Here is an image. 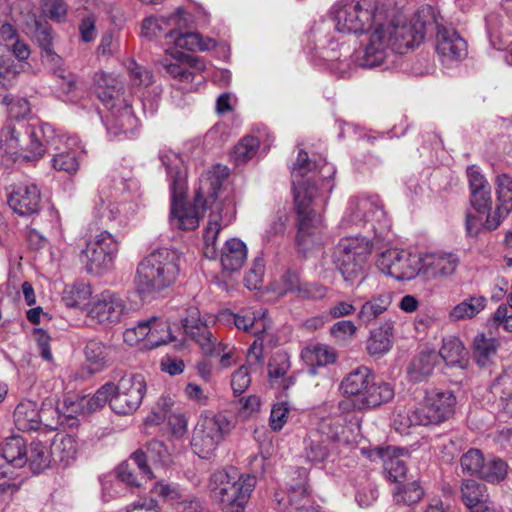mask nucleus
Listing matches in <instances>:
<instances>
[{"label":"nucleus","instance_id":"nucleus-44","mask_svg":"<svg viewBox=\"0 0 512 512\" xmlns=\"http://www.w3.org/2000/svg\"><path fill=\"white\" fill-rule=\"evenodd\" d=\"M92 295V288L86 283L66 286L62 293V301L69 308H84Z\"/></svg>","mask_w":512,"mask_h":512},{"label":"nucleus","instance_id":"nucleus-43","mask_svg":"<svg viewBox=\"0 0 512 512\" xmlns=\"http://www.w3.org/2000/svg\"><path fill=\"white\" fill-rule=\"evenodd\" d=\"M35 38L43 51V57L51 64H58L62 61L53 50V29L48 23L36 22Z\"/></svg>","mask_w":512,"mask_h":512},{"label":"nucleus","instance_id":"nucleus-17","mask_svg":"<svg viewBox=\"0 0 512 512\" xmlns=\"http://www.w3.org/2000/svg\"><path fill=\"white\" fill-rule=\"evenodd\" d=\"M377 266L382 273L398 281H408L420 275L421 255L389 249L380 255Z\"/></svg>","mask_w":512,"mask_h":512},{"label":"nucleus","instance_id":"nucleus-36","mask_svg":"<svg viewBox=\"0 0 512 512\" xmlns=\"http://www.w3.org/2000/svg\"><path fill=\"white\" fill-rule=\"evenodd\" d=\"M437 354L449 366L465 368L467 364V351L457 337L449 336L444 338L442 347Z\"/></svg>","mask_w":512,"mask_h":512},{"label":"nucleus","instance_id":"nucleus-18","mask_svg":"<svg viewBox=\"0 0 512 512\" xmlns=\"http://www.w3.org/2000/svg\"><path fill=\"white\" fill-rule=\"evenodd\" d=\"M312 35L314 38L312 49L315 50V57L327 62L328 68L341 77H346L350 72L349 47L340 45L331 36L318 31H312Z\"/></svg>","mask_w":512,"mask_h":512},{"label":"nucleus","instance_id":"nucleus-39","mask_svg":"<svg viewBox=\"0 0 512 512\" xmlns=\"http://www.w3.org/2000/svg\"><path fill=\"white\" fill-rule=\"evenodd\" d=\"M487 299L482 295H472L453 307L449 318L453 321L471 319L486 307Z\"/></svg>","mask_w":512,"mask_h":512},{"label":"nucleus","instance_id":"nucleus-1","mask_svg":"<svg viewBox=\"0 0 512 512\" xmlns=\"http://www.w3.org/2000/svg\"><path fill=\"white\" fill-rule=\"evenodd\" d=\"M331 14L338 32L365 34L353 54L355 63L363 68L378 67L394 53L418 46L426 32L419 17L410 22L390 18L378 0H340Z\"/></svg>","mask_w":512,"mask_h":512},{"label":"nucleus","instance_id":"nucleus-24","mask_svg":"<svg viewBox=\"0 0 512 512\" xmlns=\"http://www.w3.org/2000/svg\"><path fill=\"white\" fill-rule=\"evenodd\" d=\"M459 259L452 253H430L421 256V272L427 280L444 278L455 273Z\"/></svg>","mask_w":512,"mask_h":512},{"label":"nucleus","instance_id":"nucleus-11","mask_svg":"<svg viewBox=\"0 0 512 512\" xmlns=\"http://www.w3.org/2000/svg\"><path fill=\"white\" fill-rule=\"evenodd\" d=\"M232 427V422L226 415L203 412L193 432L191 445L194 452L201 458H209Z\"/></svg>","mask_w":512,"mask_h":512},{"label":"nucleus","instance_id":"nucleus-59","mask_svg":"<svg viewBox=\"0 0 512 512\" xmlns=\"http://www.w3.org/2000/svg\"><path fill=\"white\" fill-rule=\"evenodd\" d=\"M290 369V359L286 353H275L268 364V376L271 381L282 379Z\"/></svg>","mask_w":512,"mask_h":512},{"label":"nucleus","instance_id":"nucleus-37","mask_svg":"<svg viewBox=\"0 0 512 512\" xmlns=\"http://www.w3.org/2000/svg\"><path fill=\"white\" fill-rule=\"evenodd\" d=\"M55 149L56 153L53 154L52 160H58V158L81 160L84 157H88V151L82 141L76 136H59Z\"/></svg>","mask_w":512,"mask_h":512},{"label":"nucleus","instance_id":"nucleus-30","mask_svg":"<svg viewBox=\"0 0 512 512\" xmlns=\"http://www.w3.org/2000/svg\"><path fill=\"white\" fill-rule=\"evenodd\" d=\"M372 376L368 367L359 366L342 379L339 389L345 397L361 398Z\"/></svg>","mask_w":512,"mask_h":512},{"label":"nucleus","instance_id":"nucleus-7","mask_svg":"<svg viewBox=\"0 0 512 512\" xmlns=\"http://www.w3.org/2000/svg\"><path fill=\"white\" fill-rule=\"evenodd\" d=\"M255 485V476L234 467L217 470L210 477L212 497L225 512H243Z\"/></svg>","mask_w":512,"mask_h":512},{"label":"nucleus","instance_id":"nucleus-57","mask_svg":"<svg viewBox=\"0 0 512 512\" xmlns=\"http://www.w3.org/2000/svg\"><path fill=\"white\" fill-rule=\"evenodd\" d=\"M485 465L483 454L478 449H470L461 457L463 472L480 477Z\"/></svg>","mask_w":512,"mask_h":512},{"label":"nucleus","instance_id":"nucleus-61","mask_svg":"<svg viewBox=\"0 0 512 512\" xmlns=\"http://www.w3.org/2000/svg\"><path fill=\"white\" fill-rule=\"evenodd\" d=\"M149 329V319L138 322L136 326L127 328L124 331V342L130 346L137 345L140 341H144V344H146L148 341Z\"/></svg>","mask_w":512,"mask_h":512},{"label":"nucleus","instance_id":"nucleus-58","mask_svg":"<svg viewBox=\"0 0 512 512\" xmlns=\"http://www.w3.org/2000/svg\"><path fill=\"white\" fill-rule=\"evenodd\" d=\"M507 464L501 459H492L485 462L480 477L490 483H499L507 475Z\"/></svg>","mask_w":512,"mask_h":512},{"label":"nucleus","instance_id":"nucleus-16","mask_svg":"<svg viewBox=\"0 0 512 512\" xmlns=\"http://www.w3.org/2000/svg\"><path fill=\"white\" fill-rule=\"evenodd\" d=\"M111 398V409L119 415L135 412L142 403L146 382L141 374H126L115 385Z\"/></svg>","mask_w":512,"mask_h":512},{"label":"nucleus","instance_id":"nucleus-40","mask_svg":"<svg viewBox=\"0 0 512 512\" xmlns=\"http://www.w3.org/2000/svg\"><path fill=\"white\" fill-rule=\"evenodd\" d=\"M392 303V296L389 293L380 294L366 301L358 312V319L365 325L370 324L378 316L384 313Z\"/></svg>","mask_w":512,"mask_h":512},{"label":"nucleus","instance_id":"nucleus-4","mask_svg":"<svg viewBox=\"0 0 512 512\" xmlns=\"http://www.w3.org/2000/svg\"><path fill=\"white\" fill-rule=\"evenodd\" d=\"M93 82L95 93L108 110L103 118L108 134L119 139L131 138L138 128V119L122 92L121 82L102 71L94 74Z\"/></svg>","mask_w":512,"mask_h":512},{"label":"nucleus","instance_id":"nucleus-6","mask_svg":"<svg viewBox=\"0 0 512 512\" xmlns=\"http://www.w3.org/2000/svg\"><path fill=\"white\" fill-rule=\"evenodd\" d=\"M456 396L450 390L431 389L425 392L417 407H397L392 424L400 434H408L412 426H438L455 413Z\"/></svg>","mask_w":512,"mask_h":512},{"label":"nucleus","instance_id":"nucleus-31","mask_svg":"<svg viewBox=\"0 0 512 512\" xmlns=\"http://www.w3.org/2000/svg\"><path fill=\"white\" fill-rule=\"evenodd\" d=\"M393 324L392 322H384L379 327L371 331L366 342V350L368 354L374 358H381L387 354L392 346Z\"/></svg>","mask_w":512,"mask_h":512},{"label":"nucleus","instance_id":"nucleus-34","mask_svg":"<svg viewBox=\"0 0 512 512\" xmlns=\"http://www.w3.org/2000/svg\"><path fill=\"white\" fill-rule=\"evenodd\" d=\"M438 362V354L431 351H422L417 354L408 366V377L412 382L419 383L426 380L433 372Z\"/></svg>","mask_w":512,"mask_h":512},{"label":"nucleus","instance_id":"nucleus-8","mask_svg":"<svg viewBox=\"0 0 512 512\" xmlns=\"http://www.w3.org/2000/svg\"><path fill=\"white\" fill-rule=\"evenodd\" d=\"M373 243L369 235L346 236L339 240L334 248L333 261L345 282L358 285L366 275L369 256Z\"/></svg>","mask_w":512,"mask_h":512},{"label":"nucleus","instance_id":"nucleus-64","mask_svg":"<svg viewBox=\"0 0 512 512\" xmlns=\"http://www.w3.org/2000/svg\"><path fill=\"white\" fill-rule=\"evenodd\" d=\"M127 70L130 80L135 86H149L153 82L152 73L133 60L128 63Z\"/></svg>","mask_w":512,"mask_h":512},{"label":"nucleus","instance_id":"nucleus-33","mask_svg":"<svg viewBox=\"0 0 512 512\" xmlns=\"http://www.w3.org/2000/svg\"><path fill=\"white\" fill-rule=\"evenodd\" d=\"M500 343L495 337L477 334L473 339L472 356L480 367H488L496 358Z\"/></svg>","mask_w":512,"mask_h":512},{"label":"nucleus","instance_id":"nucleus-48","mask_svg":"<svg viewBox=\"0 0 512 512\" xmlns=\"http://www.w3.org/2000/svg\"><path fill=\"white\" fill-rule=\"evenodd\" d=\"M424 489L416 481L397 485L393 491L394 501L398 504L413 505L418 503L424 496Z\"/></svg>","mask_w":512,"mask_h":512},{"label":"nucleus","instance_id":"nucleus-45","mask_svg":"<svg viewBox=\"0 0 512 512\" xmlns=\"http://www.w3.org/2000/svg\"><path fill=\"white\" fill-rule=\"evenodd\" d=\"M461 497L464 505L470 510L489 500L487 487L475 480H464L461 485Z\"/></svg>","mask_w":512,"mask_h":512},{"label":"nucleus","instance_id":"nucleus-32","mask_svg":"<svg viewBox=\"0 0 512 512\" xmlns=\"http://www.w3.org/2000/svg\"><path fill=\"white\" fill-rule=\"evenodd\" d=\"M247 246L238 238L227 240L221 250V265L224 270L235 272L242 268L247 260Z\"/></svg>","mask_w":512,"mask_h":512},{"label":"nucleus","instance_id":"nucleus-27","mask_svg":"<svg viewBox=\"0 0 512 512\" xmlns=\"http://www.w3.org/2000/svg\"><path fill=\"white\" fill-rule=\"evenodd\" d=\"M225 316L227 321H233L238 329L253 334L257 340H262V335L270 327L265 311L262 310L243 309L239 313H227Z\"/></svg>","mask_w":512,"mask_h":512},{"label":"nucleus","instance_id":"nucleus-21","mask_svg":"<svg viewBox=\"0 0 512 512\" xmlns=\"http://www.w3.org/2000/svg\"><path fill=\"white\" fill-rule=\"evenodd\" d=\"M131 460L143 477L153 479L155 476L150 463L154 466L166 465L170 460V454L161 441L152 440L144 448L135 451L131 455Z\"/></svg>","mask_w":512,"mask_h":512},{"label":"nucleus","instance_id":"nucleus-19","mask_svg":"<svg viewBox=\"0 0 512 512\" xmlns=\"http://www.w3.org/2000/svg\"><path fill=\"white\" fill-rule=\"evenodd\" d=\"M124 310V300L117 293L105 290L93 298L88 316L99 324H114L121 320Z\"/></svg>","mask_w":512,"mask_h":512},{"label":"nucleus","instance_id":"nucleus-10","mask_svg":"<svg viewBox=\"0 0 512 512\" xmlns=\"http://www.w3.org/2000/svg\"><path fill=\"white\" fill-rule=\"evenodd\" d=\"M46 128L49 126H27L21 133L13 125H5L0 132V148L13 160L40 159L46 152V146L41 140Z\"/></svg>","mask_w":512,"mask_h":512},{"label":"nucleus","instance_id":"nucleus-51","mask_svg":"<svg viewBox=\"0 0 512 512\" xmlns=\"http://www.w3.org/2000/svg\"><path fill=\"white\" fill-rule=\"evenodd\" d=\"M69 6L65 0H42L41 11L45 18L55 23H65Z\"/></svg>","mask_w":512,"mask_h":512},{"label":"nucleus","instance_id":"nucleus-50","mask_svg":"<svg viewBox=\"0 0 512 512\" xmlns=\"http://www.w3.org/2000/svg\"><path fill=\"white\" fill-rule=\"evenodd\" d=\"M390 448L379 450V456L383 460L384 469L390 480L400 482L405 478L407 468L403 460L398 457H390Z\"/></svg>","mask_w":512,"mask_h":512},{"label":"nucleus","instance_id":"nucleus-9","mask_svg":"<svg viewBox=\"0 0 512 512\" xmlns=\"http://www.w3.org/2000/svg\"><path fill=\"white\" fill-rule=\"evenodd\" d=\"M344 230H364L375 235L388 229L389 221L377 195L352 197L340 221Z\"/></svg>","mask_w":512,"mask_h":512},{"label":"nucleus","instance_id":"nucleus-26","mask_svg":"<svg viewBox=\"0 0 512 512\" xmlns=\"http://www.w3.org/2000/svg\"><path fill=\"white\" fill-rule=\"evenodd\" d=\"M189 18L186 27L169 30V42L173 43L176 47L186 49L188 51H207L212 50L216 47L217 43L212 38H203L199 33L192 32V18L189 13L186 12Z\"/></svg>","mask_w":512,"mask_h":512},{"label":"nucleus","instance_id":"nucleus-15","mask_svg":"<svg viewBox=\"0 0 512 512\" xmlns=\"http://www.w3.org/2000/svg\"><path fill=\"white\" fill-rule=\"evenodd\" d=\"M60 412L52 405H44L39 411L37 403L31 400L21 401L14 410V422L23 432L38 431L42 428L53 431L60 425Z\"/></svg>","mask_w":512,"mask_h":512},{"label":"nucleus","instance_id":"nucleus-29","mask_svg":"<svg viewBox=\"0 0 512 512\" xmlns=\"http://www.w3.org/2000/svg\"><path fill=\"white\" fill-rule=\"evenodd\" d=\"M395 396L394 388L387 382H376L372 376L363 397L360 399V404L365 410L376 409L383 404L390 402Z\"/></svg>","mask_w":512,"mask_h":512},{"label":"nucleus","instance_id":"nucleus-38","mask_svg":"<svg viewBox=\"0 0 512 512\" xmlns=\"http://www.w3.org/2000/svg\"><path fill=\"white\" fill-rule=\"evenodd\" d=\"M1 457L13 467H23L28 462L23 438L13 436L6 439L1 446Z\"/></svg>","mask_w":512,"mask_h":512},{"label":"nucleus","instance_id":"nucleus-25","mask_svg":"<svg viewBox=\"0 0 512 512\" xmlns=\"http://www.w3.org/2000/svg\"><path fill=\"white\" fill-rule=\"evenodd\" d=\"M41 195L36 185H21L8 195L9 207L20 216H31L40 210Z\"/></svg>","mask_w":512,"mask_h":512},{"label":"nucleus","instance_id":"nucleus-3","mask_svg":"<svg viewBox=\"0 0 512 512\" xmlns=\"http://www.w3.org/2000/svg\"><path fill=\"white\" fill-rule=\"evenodd\" d=\"M294 162L291 167V179L294 191V204L297 212L296 244L306 251L322 240L324 225L322 217L314 208L318 194L316 181H321V188L331 192V177L334 167L328 162Z\"/></svg>","mask_w":512,"mask_h":512},{"label":"nucleus","instance_id":"nucleus-42","mask_svg":"<svg viewBox=\"0 0 512 512\" xmlns=\"http://www.w3.org/2000/svg\"><path fill=\"white\" fill-rule=\"evenodd\" d=\"M152 492L161 498L163 500L170 502L171 504H178L183 506L184 512H193L196 511L200 504L198 501L191 500H181L182 496L179 493L178 487L174 484H166L164 482H157Z\"/></svg>","mask_w":512,"mask_h":512},{"label":"nucleus","instance_id":"nucleus-22","mask_svg":"<svg viewBox=\"0 0 512 512\" xmlns=\"http://www.w3.org/2000/svg\"><path fill=\"white\" fill-rule=\"evenodd\" d=\"M115 389V384L108 382L101 386L93 396H83L76 401L65 400L64 404L68 412L66 417L72 418L76 414L95 412L104 407L107 402L111 406V398Z\"/></svg>","mask_w":512,"mask_h":512},{"label":"nucleus","instance_id":"nucleus-60","mask_svg":"<svg viewBox=\"0 0 512 512\" xmlns=\"http://www.w3.org/2000/svg\"><path fill=\"white\" fill-rule=\"evenodd\" d=\"M301 281L297 273L292 271L284 272L278 281L274 282L273 291L279 295L287 293H298Z\"/></svg>","mask_w":512,"mask_h":512},{"label":"nucleus","instance_id":"nucleus-20","mask_svg":"<svg viewBox=\"0 0 512 512\" xmlns=\"http://www.w3.org/2000/svg\"><path fill=\"white\" fill-rule=\"evenodd\" d=\"M436 51L444 64L462 60L467 54L465 40L452 27L436 21Z\"/></svg>","mask_w":512,"mask_h":512},{"label":"nucleus","instance_id":"nucleus-5","mask_svg":"<svg viewBox=\"0 0 512 512\" xmlns=\"http://www.w3.org/2000/svg\"><path fill=\"white\" fill-rule=\"evenodd\" d=\"M180 255L176 250L160 248L142 259L136 268L134 289L142 300L160 297L177 280Z\"/></svg>","mask_w":512,"mask_h":512},{"label":"nucleus","instance_id":"nucleus-23","mask_svg":"<svg viewBox=\"0 0 512 512\" xmlns=\"http://www.w3.org/2000/svg\"><path fill=\"white\" fill-rule=\"evenodd\" d=\"M189 18L186 11L182 8H177L176 11L168 17H147L142 22V36L149 39L159 36H164L169 41V30H174L175 27L183 28L188 24Z\"/></svg>","mask_w":512,"mask_h":512},{"label":"nucleus","instance_id":"nucleus-52","mask_svg":"<svg viewBox=\"0 0 512 512\" xmlns=\"http://www.w3.org/2000/svg\"><path fill=\"white\" fill-rule=\"evenodd\" d=\"M304 357L311 365L317 366H325L336 361L334 349L324 344H316L307 348Z\"/></svg>","mask_w":512,"mask_h":512},{"label":"nucleus","instance_id":"nucleus-2","mask_svg":"<svg viewBox=\"0 0 512 512\" xmlns=\"http://www.w3.org/2000/svg\"><path fill=\"white\" fill-rule=\"evenodd\" d=\"M166 170L171 193L170 223L173 227L181 230L197 228L200 218L208 209L222 217L223 209L217 195L223 181L229 176L227 166L216 163L201 176L192 206H187L184 201L187 190V167L184 162H168Z\"/></svg>","mask_w":512,"mask_h":512},{"label":"nucleus","instance_id":"nucleus-63","mask_svg":"<svg viewBox=\"0 0 512 512\" xmlns=\"http://www.w3.org/2000/svg\"><path fill=\"white\" fill-rule=\"evenodd\" d=\"M3 103L8 106V114L12 119H22L30 113V104L25 98L5 96Z\"/></svg>","mask_w":512,"mask_h":512},{"label":"nucleus","instance_id":"nucleus-35","mask_svg":"<svg viewBox=\"0 0 512 512\" xmlns=\"http://www.w3.org/2000/svg\"><path fill=\"white\" fill-rule=\"evenodd\" d=\"M287 498V504L282 503V499L278 500L279 505H283V512H323L318 506L310 503V496L304 484L291 487Z\"/></svg>","mask_w":512,"mask_h":512},{"label":"nucleus","instance_id":"nucleus-41","mask_svg":"<svg viewBox=\"0 0 512 512\" xmlns=\"http://www.w3.org/2000/svg\"><path fill=\"white\" fill-rule=\"evenodd\" d=\"M110 347L98 340H90L87 342L84 354L86 361L89 363L91 373L102 371L108 365V356Z\"/></svg>","mask_w":512,"mask_h":512},{"label":"nucleus","instance_id":"nucleus-28","mask_svg":"<svg viewBox=\"0 0 512 512\" xmlns=\"http://www.w3.org/2000/svg\"><path fill=\"white\" fill-rule=\"evenodd\" d=\"M78 450V441L74 436L58 433L51 443L50 456L54 463L67 467L76 460Z\"/></svg>","mask_w":512,"mask_h":512},{"label":"nucleus","instance_id":"nucleus-49","mask_svg":"<svg viewBox=\"0 0 512 512\" xmlns=\"http://www.w3.org/2000/svg\"><path fill=\"white\" fill-rule=\"evenodd\" d=\"M288 219L289 217L285 210H278L271 217L262 233L263 242L269 243L277 237L284 236L287 229Z\"/></svg>","mask_w":512,"mask_h":512},{"label":"nucleus","instance_id":"nucleus-53","mask_svg":"<svg viewBox=\"0 0 512 512\" xmlns=\"http://www.w3.org/2000/svg\"><path fill=\"white\" fill-rule=\"evenodd\" d=\"M50 458V451L48 452L45 444L41 442H33L31 444L27 459L34 472L39 473L47 467L49 465Z\"/></svg>","mask_w":512,"mask_h":512},{"label":"nucleus","instance_id":"nucleus-14","mask_svg":"<svg viewBox=\"0 0 512 512\" xmlns=\"http://www.w3.org/2000/svg\"><path fill=\"white\" fill-rule=\"evenodd\" d=\"M340 424L332 419L321 421L317 428L309 431L303 441V457L312 464L324 463L336 450L341 441Z\"/></svg>","mask_w":512,"mask_h":512},{"label":"nucleus","instance_id":"nucleus-62","mask_svg":"<svg viewBox=\"0 0 512 512\" xmlns=\"http://www.w3.org/2000/svg\"><path fill=\"white\" fill-rule=\"evenodd\" d=\"M470 203L479 214H486L491 210V189L470 190Z\"/></svg>","mask_w":512,"mask_h":512},{"label":"nucleus","instance_id":"nucleus-55","mask_svg":"<svg viewBox=\"0 0 512 512\" xmlns=\"http://www.w3.org/2000/svg\"><path fill=\"white\" fill-rule=\"evenodd\" d=\"M222 226L217 219L209 220L207 227L204 229L203 239L204 248L203 253L206 258L214 259L217 256L216 241Z\"/></svg>","mask_w":512,"mask_h":512},{"label":"nucleus","instance_id":"nucleus-47","mask_svg":"<svg viewBox=\"0 0 512 512\" xmlns=\"http://www.w3.org/2000/svg\"><path fill=\"white\" fill-rule=\"evenodd\" d=\"M54 66V74L59 79L58 88L66 101H74L75 92L78 88V78L75 74L66 71L62 67V61Z\"/></svg>","mask_w":512,"mask_h":512},{"label":"nucleus","instance_id":"nucleus-54","mask_svg":"<svg viewBox=\"0 0 512 512\" xmlns=\"http://www.w3.org/2000/svg\"><path fill=\"white\" fill-rule=\"evenodd\" d=\"M185 333L201 346L205 354L210 355L215 351L218 343L205 324L187 330Z\"/></svg>","mask_w":512,"mask_h":512},{"label":"nucleus","instance_id":"nucleus-13","mask_svg":"<svg viewBox=\"0 0 512 512\" xmlns=\"http://www.w3.org/2000/svg\"><path fill=\"white\" fill-rule=\"evenodd\" d=\"M118 251L116 238L103 230L86 241L79 253V260L87 273L100 276L112 268Z\"/></svg>","mask_w":512,"mask_h":512},{"label":"nucleus","instance_id":"nucleus-12","mask_svg":"<svg viewBox=\"0 0 512 512\" xmlns=\"http://www.w3.org/2000/svg\"><path fill=\"white\" fill-rule=\"evenodd\" d=\"M497 206L493 214H479L468 211L466 214V231L469 235H477L482 227L496 229L512 211V178L503 173L496 176Z\"/></svg>","mask_w":512,"mask_h":512},{"label":"nucleus","instance_id":"nucleus-56","mask_svg":"<svg viewBox=\"0 0 512 512\" xmlns=\"http://www.w3.org/2000/svg\"><path fill=\"white\" fill-rule=\"evenodd\" d=\"M259 149V140L254 136H244L233 148L232 160H250Z\"/></svg>","mask_w":512,"mask_h":512},{"label":"nucleus","instance_id":"nucleus-46","mask_svg":"<svg viewBox=\"0 0 512 512\" xmlns=\"http://www.w3.org/2000/svg\"><path fill=\"white\" fill-rule=\"evenodd\" d=\"M149 326L150 331L148 335V341L146 344H144L145 348L154 349L172 341L170 327L166 321L153 316L149 318Z\"/></svg>","mask_w":512,"mask_h":512}]
</instances>
